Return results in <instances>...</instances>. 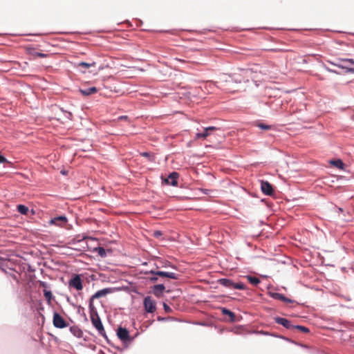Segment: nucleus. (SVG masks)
Returning a JSON list of instances; mask_svg holds the SVG:
<instances>
[{
  "label": "nucleus",
  "instance_id": "nucleus-22",
  "mask_svg": "<svg viewBox=\"0 0 354 354\" xmlns=\"http://www.w3.org/2000/svg\"><path fill=\"white\" fill-rule=\"evenodd\" d=\"M44 295L48 302V304H50L51 300L53 299V294L50 290H44Z\"/></svg>",
  "mask_w": 354,
  "mask_h": 354
},
{
  "label": "nucleus",
  "instance_id": "nucleus-15",
  "mask_svg": "<svg viewBox=\"0 0 354 354\" xmlns=\"http://www.w3.org/2000/svg\"><path fill=\"white\" fill-rule=\"evenodd\" d=\"M165 286L163 284L155 285L153 287V293L158 297H160L162 295V292L165 290Z\"/></svg>",
  "mask_w": 354,
  "mask_h": 354
},
{
  "label": "nucleus",
  "instance_id": "nucleus-6",
  "mask_svg": "<svg viewBox=\"0 0 354 354\" xmlns=\"http://www.w3.org/2000/svg\"><path fill=\"white\" fill-rule=\"evenodd\" d=\"M144 306L147 313H153L156 310V301L149 296L145 298Z\"/></svg>",
  "mask_w": 354,
  "mask_h": 354
},
{
  "label": "nucleus",
  "instance_id": "nucleus-32",
  "mask_svg": "<svg viewBox=\"0 0 354 354\" xmlns=\"http://www.w3.org/2000/svg\"><path fill=\"white\" fill-rule=\"evenodd\" d=\"M6 158L0 155V163L6 162Z\"/></svg>",
  "mask_w": 354,
  "mask_h": 354
},
{
  "label": "nucleus",
  "instance_id": "nucleus-18",
  "mask_svg": "<svg viewBox=\"0 0 354 354\" xmlns=\"http://www.w3.org/2000/svg\"><path fill=\"white\" fill-rule=\"evenodd\" d=\"M222 313L224 315H227L229 317L230 321H231V322L235 321V315L234 313H232L230 310H227L226 308H222Z\"/></svg>",
  "mask_w": 354,
  "mask_h": 354
},
{
  "label": "nucleus",
  "instance_id": "nucleus-7",
  "mask_svg": "<svg viewBox=\"0 0 354 354\" xmlns=\"http://www.w3.org/2000/svg\"><path fill=\"white\" fill-rule=\"evenodd\" d=\"M67 222L68 219L65 216H59L50 219L49 223L59 227H64Z\"/></svg>",
  "mask_w": 354,
  "mask_h": 354
},
{
  "label": "nucleus",
  "instance_id": "nucleus-36",
  "mask_svg": "<svg viewBox=\"0 0 354 354\" xmlns=\"http://www.w3.org/2000/svg\"><path fill=\"white\" fill-rule=\"evenodd\" d=\"M40 285H41V286H42L44 288L47 287V284L45 282H41Z\"/></svg>",
  "mask_w": 354,
  "mask_h": 354
},
{
  "label": "nucleus",
  "instance_id": "nucleus-8",
  "mask_svg": "<svg viewBox=\"0 0 354 354\" xmlns=\"http://www.w3.org/2000/svg\"><path fill=\"white\" fill-rule=\"evenodd\" d=\"M111 292V288H104L100 290L97 291L90 299V307H91L92 302L95 299H99L102 297H105L107 294Z\"/></svg>",
  "mask_w": 354,
  "mask_h": 354
},
{
  "label": "nucleus",
  "instance_id": "nucleus-5",
  "mask_svg": "<svg viewBox=\"0 0 354 354\" xmlns=\"http://www.w3.org/2000/svg\"><path fill=\"white\" fill-rule=\"evenodd\" d=\"M117 335L118 338L124 343H129L132 340L128 330L121 326H120L117 330Z\"/></svg>",
  "mask_w": 354,
  "mask_h": 354
},
{
  "label": "nucleus",
  "instance_id": "nucleus-28",
  "mask_svg": "<svg viewBox=\"0 0 354 354\" xmlns=\"http://www.w3.org/2000/svg\"><path fill=\"white\" fill-rule=\"evenodd\" d=\"M232 330L236 334H242L243 328L241 326H234Z\"/></svg>",
  "mask_w": 354,
  "mask_h": 354
},
{
  "label": "nucleus",
  "instance_id": "nucleus-17",
  "mask_svg": "<svg viewBox=\"0 0 354 354\" xmlns=\"http://www.w3.org/2000/svg\"><path fill=\"white\" fill-rule=\"evenodd\" d=\"M97 89L96 87H90L87 88L86 89H80L81 93H82L84 95H90L91 94L97 93Z\"/></svg>",
  "mask_w": 354,
  "mask_h": 354
},
{
  "label": "nucleus",
  "instance_id": "nucleus-20",
  "mask_svg": "<svg viewBox=\"0 0 354 354\" xmlns=\"http://www.w3.org/2000/svg\"><path fill=\"white\" fill-rule=\"evenodd\" d=\"M70 330L76 337H81L82 335V331L77 326H71Z\"/></svg>",
  "mask_w": 354,
  "mask_h": 354
},
{
  "label": "nucleus",
  "instance_id": "nucleus-27",
  "mask_svg": "<svg viewBox=\"0 0 354 354\" xmlns=\"http://www.w3.org/2000/svg\"><path fill=\"white\" fill-rule=\"evenodd\" d=\"M295 328L299 330L301 332L308 333L310 332V330L308 328L303 326H295Z\"/></svg>",
  "mask_w": 354,
  "mask_h": 354
},
{
  "label": "nucleus",
  "instance_id": "nucleus-30",
  "mask_svg": "<svg viewBox=\"0 0 354 354\" xmlns=\"http://www.w3.org/2000/svg\"><path fill=\"white\" fill-rule=\"evenodd\" d=\"M163 307H164V310H165V312H167V313L171 312V308L166 304H165V303L163 304Z\"/></svg>",
  "mask_w": 354,
  "mask_h": 354
},
{
  "label": "nucleus",
  "instance_id": "nucleus-33",
  "mask_svg": "<svg viewBox=\"0 0 354 354\" xmlns=\"http://www.w3.org/2000/svg\"><path fill=\"white\" fill-rule=\"evenodd\" d=\"M127 119H128V117L127 115H122V116H120L118 118V120H127Z\"/></svg>",
  "mask_w": 354,
  "mask_h": 354
},
{
  "label": "nucleus",
  "instance_id": "nucleus-12",
  "mask_svg": "<svg viewBox=\"0 0 354 354\" xmlns=\"http://www.w3.org/2000/svg\"><path fill=\"white\" fill-rule=\"evenodd\" d=\"M179 174L177 172H172L169 175L167 179H165V182L168 185H171L172 186H176L178 185V178Z\"/></svg>",
  "mask_w": 354,
  "mask_h": 354
},
{
  "label": "nucleus",
  "instance_id": "nucleus-31",
  "mask_svg": "<svg viewBox=\"0 0 354 354\" xmlns=\"http://www.w3.org/2000/svg\"><path fill=\"white\" fill-rule=\"evenodd\" d=\"M141 156H143V157H146V158H150L151 157V155L148 152H143L141 153Z\"/></svg>",
  "mask_w": 354,
  "mask_h": 354
},
{
  "label": "nucleus",
  "instance_id": "nucleus-34",
  "mask_svg": "<svg viewBox=\"0 0 354 354\" xmlns=\"http://www.w3.org/2000/svg\"><path fill=\"white\" fill-rule=\"evenodd\" d=\"M155 236L158 237V236L161 235V232L159 231H156L154 233Z\"/></svg>",
  "mask_w": 354,
  "mask_h": 354
},
{
  "label": "nucleus",
  "instance_id": "nucleus-26",
  "mask_svg": "<svg viewBox=\"0 0 354 354\" xmlns=\"http://www.w3.org/2000/svg\"><path fill=\"white\" fill-rule=\"evenodd\" d=\"M30 54L32 55L35 57H39L45 58V57H46L48 56L47 54L42 53L35 52V51L34 52H30Z\"/></svg>",
  "mask_w": 354,
  "mask_h": 354
},
{
  "label": "nucleus",
  "instance_id": "nucleus-24",
  "mask_svg": "<svg viewBox=\"0 0 354 354\" xmlns=\"http://www.w3.org/2000/svg\"><path fill=\"white\" fill-rule=\"evenodd\" d=\"M95 251L97 252L98 254L102 257H104L106 255L105 249L102 247L96 248Z\"/></svg>",
  "mask_w": 354,
  "mask_h": 354
},
{
  "label": "nucleus",
  "instance_id": "nucleus-37",
  "mask_svg": "<svg viewBox=\"0 0 354 354\" xmlns=\"http://www.w3.org/2000/svg\"><path fill=\"white\" fill-rule=\"evenodd\" d=\"M245 72H246L247 73L249 72V70H245Z\"/></svg>",
  "mask_w": 354,
  "mask_h": 354
},
{
  "label": "nucleus",
  "instance_id": "nucleus-23",
  "mask_svg": "<svg viewBox=\"0 0 354 354\" xmlns=\"http://www.w3.org/2000/svg\"><path fill=\"white\" fill-rule=\"evenodd\" d=\"M17 210L19 212H20L21 214H24V215H26L28 212V207H26L24 205H17Z\"/></svg>",
  "mask_w": 354,
  "mask_h": 354
},
{
  "label": "nucleus",
  "instance_id": "nucleus-10",
  "mask_svg": "<svg viewBox=\"0 0 354 354\" xmlns=\"http://www.w3.org/2000/svg\"><path fill=\"white\" fill-rule=\"evenodd\" d=\"M261 189L263 194L268 196L273 194V188L272 185L268 181H262L261 183Z\"/></svg>",
  "mask_w": 354,
  "mask_h": 354
},
{
  "label": "nucleus",
  "instance_id": "nucleus-4",
  "mask_svg": "<svg viewBox=\"0 0 354 354\" xmlns=\"http://www.w3.org/2000/svg\"><path fill=\"white\" fill-rule=\"evenodd\" d=\"M70 288H73L78 291L83 289L82 281L80 274H75L68 281Z\"/></svg>",
  "mask_w": 354,
  "mask_h": 354
},
{
  "label": "nucleus",
  "instance_id": "nucleus-19",
  "mask_svg": "<svg viewBox=\"0 0 354 354\" xmlns=\"http://www.w3.org/2000/svg\"><path fill=\"white\" fill-rule=\"evenodd\" d=\"M330 163L338 169H343L344 163L340 159L332 160L330 161Z\"/></svg>",
  "mask_w": 354,
  "mask_h": 354
},
{
  "label": "nucleus",
  "instance_id": "nucleus-25",
  "mask_svg": "<svg viewBox=\"0 0 354 354\" xmlns=\"http://www.w3.org/2000/svg\"><path fill=\"white\" fill-rule=\"evenodd\" d=\"M78 66H82V67L86 68H89L91 66H95V62L86 63V62H82L79 63Z\"/></svg>",
  "mask_w": 354,
  "mask_h": 354
},
{
  "label": "nucleus",
  "instance_id": "nucleus-11",
  "mask_svg": "<svg viewBox=\"0 0 354 354\" xmlns=\"http://www.w3.org/2000/svg\"><path fill=\"white\" fill-rule=\"evenodd\" d=\"M274 319L277 324L282 325L283 326L288 329L295 328V326L291 324V322L285 318L276 317L274 318Z\"/></svg>",
  "mask_w": 354,
  "mask_h": 354
},
{
  "label": "nucleus",
  "instance_id": "nucleus-13",
  "mask_svg": "<svg viewBox=\"0 0 354 354\" xmlns=\"http://www.w3.org/2000/svg\"><path fill=\"white\" fill-rule=\"evenodd\" d=\"M219 283L225 287L234 286L235 288H237V289H243V284L238 283V284L234 285V283L230 279H221L219 280Z\"/></svg>",
  "mask_w": 354,
  "mask_h": 354
},
{
  "label": "nucleus",
  "instance_id": "nucleus-14",
  "mask_svg": "<svg viewBox=\"0 0 354 354\" xmlns=\"http://www.w3.org/2000/svg\"><path fill=\"white\" fill-rule=\"evenodd\" d=\"M216 129V127H209L204 129V131L203 133H197L196 134V139H205L209 135V131H214Z\"/></svg>",
  "mask_w": 354,
  "mask_h": 354
},
{
  "label": "nucleus",
  "instance_id": "nucleus-1",
  "mask_svg": "<svg viewBox=\"0 0 354 354\" xmlns=\"http://www.w3.org/2000/svg\"><path fill=\"white\" fill-rule=\"evenodd\" d=\"M332 64L343 69L346 70V73H354V59L347 58H339L337 63L330 62Z\"/></svg>",
  "mask_w": 354,
  "mask_h": 354
},
{
  "label": "nucleus",
  "instance_id": "nucleus-29",
  "mask_svg": "<svg viewBox=\"0 0 354 354\" xmlns=\"http://www.w3.org/2000/svg\"><path fill=\"white\" fill-rule=\"evenodd\" d=\"M258 127L261 129H263V130H269L271 129V127L270 125H267V124H262V123H259L258 124Z\"/></svg>",
  "mask_w": 354,
  "mask_h": 354
},
{
  "label": "nucleus",
  "instance_id": "nucleus-21",
  "mask_svg": "<svg viewBox=\"0 0 354 354\" xmlns=\"http://www.w3.org/2000/svg\"><path fill=\"white\" fill-rule=\"evenodd\" d=\"M273 297H274V298H275L277 299H279V300L286 301L287 303H291L292 302V301L290 299L286 298L285 296H283V295L279 294V293H274L273 295Z\"/></svg>",
  "mask_w": 354,
  "mask_h": 354
},
{
  "label": "nucleus",
  "instance_id": "nucleus-3",
  "mask_svg": "<svg viewBox=\"0 0 354 354\" xmlns=\"http://www.w3.org/2000/svg\"><path fill=\"white\" fill-rule=\"evenodd\" d=\"M53 324L57 328H64L68 325V323L57 313L53 314Z\"/></svg>",
  "mask_w": 354,
  "mask_h": 354
},
{
  "label": "nucleus",
  "instance_id": "nucleus-16",
  "mask_svg": "<svg viewBox=\"0 0 354 354\" xmlns=\"http://www.w3.org/2000/svg\"><path fill=\"white\" fill-rule=\"evenodd\" d=\"M245 278H246L247 280L248 281V282L252 286H254V287H257L261 282L260 279L255 276L247 275V276H245Z\"/></svg>",
  "mask_w": 354,
  "mask_h": 354
},
{
  "label": "nucleus",
  "instance_id": "nucleus-2",
  "mask_svg": "<svg viewBox=\"0 0 354 354\" xmlns=\"http://www.w3.org/2000/svg\"><path fill=\"white\" fill-rule=\"evenodd\" d=\"M91 320L93 325L98 330L99 333L102 335H105V330L102 324L101 319L99 317L97 312L92 308L91 310Z\"/></svg>",
  "mask_w": 354,
  "mask_h": 354
},
{
  "label": "nucleus",
  "instance_id": "nucleus-9",
  "mask_svg": "<svg viewBox=\"0 0 354 354\" xmlns=\"http://www.w3.org/2000/svg\"><path fill=\"white\" fill-rule=\"evenodd\" d=\"M151 273L155 274L157 276L162 277H167L169 279H179L180 275L178 274L174 273V272H164V271H158V272H153L151 271Z\"/></svg>",
  "mask_w": 354,
  "mask_h": 354
},
{
  "label": "nucleus",
  "instance_id": "nucleus-35",
  "mask_svg": "<svg viewBox=\"0 0 354 354\" xmlns=\"http://www.w3.org/2000/svg\"><path fill=\"white\" fill-rule=\"evenodd\" d=\"M150 280H151V281H153V282H154V281H156L158 280V278H157L156 277H151V278H150Z\"/></svg>",
  "mask_w": 354,
  "mask_h": 354
}]
</instances>
